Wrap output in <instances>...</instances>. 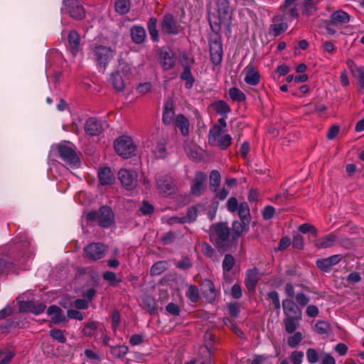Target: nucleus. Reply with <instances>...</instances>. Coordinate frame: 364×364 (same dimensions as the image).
I'll list each match as a JSON object with an SVG mask.
<instances>
[{
	"mask_svg": "<svg viewBox=\"0 0 364 364\" xmlns=\"http://www.w3.org/2000/svg\"><path fill=\"white\" fill-rule=\"evenodd\" d=\"M209 236L210 241L220 252H233L237 249L227 223L219 222L213 224L210 229Z\"/></svg>",
	"mask_w": 364,
	"mask_h": 364,
	"instance_id": "nucleus-1",
	"label": "nucleus"
},
{
	"mask_svg": "<svg viewBox=\"0 0 364 364\" xmlns=\"http://www.w3.org/2000/svg\"><path fill=\"white\" fill-rule=\"evenodd\" d=\"M282 309L285 318L284 326L286 332L292 334L299 326L302 319V310L291 299H285L282 301Z\"/></svg>",
	"mask_w": 364,
	"mask_h": 364,
	"instance_id": "nucleus-2",
	"label": "nucleus"
},
{
	"mask_svg": "<svg viewBox=\"0 0 364 364\" xmlns=\"http://www.w3.org/2000/svg\"><path fill=\"white\" fill-rule=\"evenodd\" d=\"M232 21L229 0H218L216 12L209 14L208 22L213 33H220L222 24L228 23V29Z\"/></svg>",
	"mask_w": 364,
	"mask_h": 364,
	"instance_id": "nucleus-3",
	"label": "nucleus"
},
{
	"mask_svg": "<svg viewBox=\"0 0 364 364\" xmlns=\"http://www.w3.org/2000/svg\"><path fill=\"white\" fill-rule=\"evenodd\" d=\"M86 219L90 222L97 220L100 227L108 228L114 221V214L110 207L104 205L98 211L92 210L88 212L86 215Z\"/></svg>",
	"mask_w": 364,
	"mask_h": 364,
	"instance_id": "nucleus-4",
	"label": "nucleus"
},
{
	"mask_svg": "<svg viewBox=\"0 0 364 364\" xmlns=\"http://www.w3.org/2000/svg\"><path fill=\"white\" fill-rule=\"evenodd\" d=\"M113 53L110 47L98 45L90 49V55L105 72L108 63L113 58Z\"/></svg>",
	"mask_w": 364,
	"mask_h": 364,
	"instance_id": "nucleus-5",
	"label": "nucleus"
},
{
	"mask_svg": "<svg viewBox=\"0 0 364 364\" xmlns=\"http://www.w3.org/2000/svg\"><path fill=\"white\" fill-rule=\"evenodd\" d=\"M214 33V35L210 34L208 38L210 55L211 62L215 65H218L223 60V48L220 33Z\"/></svg>",
	"mask_w": 364,
	"mask_h": 364,
	"instance_id": "nucleus-6",
	"label": "nucleus"
},
{
	"mask_svg": "<svg viewBox=\"0 0 364 364\" xmlns=\"http://www.w3.org/2000/svg\"><path fill=\"white\" fill-rule=\"evenodd\" d=\"M114 146L118 155L124 159H128L135 155L136 146L134 144L132 139L128 136H122L117 138Z\"/></svg>",
	"mask_w": 364,
	"mask_h": 364,
	"instance_id": "nucleus-7",
	"label": "nucleus"
},
{
	"mask_svg": "<svg viewBox=\"0 0 364 364\" xmlns=\"http://www.w3.org/2000/svg\"><path fill=\"white\" fill-rule=\"evenodd\" d=\"M160 29L162 34L177 36L183 31V28L172 14L167 13L161 20Z\"/></svg>",
	"mask_w": 364,
	"mask_h": 364,
	"instance_id": "nucleus-8",
	"label": "nucleus"
},
{
	"mask_svg": "<svg viewBox=\"0 0 364 364\" xmlns=\"http://www.w3.org/2000/svg\"><path fill=\"white\" fill-rule=\"evenodd\" d=\"M220 132V129L218 127L210 128L208 134V141L211 145L219 147L220 149L226 150L232 144V136L229 134Z\"/></svg>",
	"mask_w": 364,
	"mask_h": 364,
	"instance_id": "nucleus-9",
	"label": "nucleus"
},
{
	"mask_svg": "<svg viewBox=\"0 0 364 364\" xmlns=\"http://www.w3.org/2000/svg\"><path fill=\"white\" fill-rule=\"evenodd\" d=\"M57 150L61 159L71 168H78L80 166L79 155L75 149L64 144H58Z\"/></svg>",
	"mask_w": 364,
	"mask_h": 364,
	"instance_id": "nucleus-10",
	"label": "nucleus"
},
{
	"mask_svg": "<svg viewBox=\"0 0 364 364\" xmlns=\"http://www.w3.org/2000/svg\"><path fill=\"white\" fill-rule=\"evenodd\" d=\"M62 11L69 14L75 20H82L85 17V10L79 0H63Z\"/></svg>",
	"mask_w": 364,
	"mask_h": 364,
	"instance_id": "nucleus-11",
	"label": "nucleus"
},
{
	"mask_svg": "<svg viewBox=\"0 0 364 364\" xmlns=\"http://www.w3.org/2000/svg\"><path fill=\"white\" fill-rule=\"evenodd\" d=\"M86 257L91 260L97 261L105 257L107 247L101 242H92L84 247Z\"/></svg>",
	"mask_w": 364,
	"mask_h": 364,
	"instance_id": "nucleus-12",
	"label": "nucleus"
},
{
	"mask_svg": "<svg viewBox=\"0 0 364 364\" xmlns=\"http://www.w3.org/2000/svg\"><path fill=\"white\" fill-rule=\"evenodd\" d=\"M137 177L138 174L134 171L120 169L118 172V178L127 190H133L136 186Z\"/></svg>",
	"mask_w": 364,
	"mask_h": 364,
	"instance_id": "nucleus-13",
	"label": "nucleus"
},
{
	"mask_svg": "<svg viewBox=\"0 0 364 364\" xmlns=\"http://www.w3.org/2000/svg\"><path fill=\"white\" fill-rule=\"evenodd\" d=\"M156 186L161 193L170 194L174 188L173 178L167 173L156 175Z\"/></svg>",
	"mask_w": 364,
	"mask_h": 364,
	"instance_id": "nucleus-14",
	"label": "nucleus"
},
{
	"mask_svg": "<svg viewBox=\"0 0 364 364\" xmlns=\"http://www.w3.org/2000/svg\"><path fill=\"white\" fill-rule=\"evenodd\" d=\"M159 63L164 70L174 68L176 63V55L170 48L162 49L159 53Z\"/></svg>",
	"mask_w": 364,
	"mask_h": 364,
	"instance_id": "nucleus-15",
	"label": "nucleus"
},
{
	"mask_svg": "<svg viewBox=\"0 0 364 364\" xmlns=\"http://www.w3.org/2000/svg\"><path fill=\"white\" fill-rule=\"evenodd\" d=\"M207 176L205 173L199 171L196 173L193 185L191 186V193L196 196H200L206 189Z\"/></svg>",
	"mask_w": 364,
	"mask_h": 364,
	"instance_id": "nucleus-16",
	"label": "nucleus"
},
{
	"mask_svg": "<svg viewBox=\"0 0 364 364\" xmlns=\"http://www.w3.org/2000/svg\"><path fill=\"white\" fill-rule=\"evenodd\" d=\"M297 0H285L284 4L280 6L281 11L283 12V16L275 17L274 21H283L287 16L294 18H297L299 16L298 9L294 6Z\"/></svg>",
	"mask_w": 364,
	"mask_h": 364,
	"instance_id": "nucleus-17",
	"label": "nucleus"
},
{
	"mask_svg": "<svg viewBox=\"0 0 364 364\" xmlns=\"http://www.w3.org/2000/svg\"><path fill=\"white\" fill-rule=\"evenodd\" d=\"M104 129L101 122L95 117L88 118L85 124V133L90 136H98Z\"/></svg>",
	"mask_w": 364,
	"mask_h": 364,
	"instance_id": "nucleus-18",
	"label": "nucleus"
},
{
	"mask_svg": "<svg viewBox=\"0 0 364 364\" xmlns=\"http://www.w3.org/2000/svg\"><path fill=\"white\" fill-rule=\"evenodd\" d=\"M259 274V269L255 267L247 270L245 284L249 291H255L256 286L260 279Z\"/></svg>",
	"mask_w": 364,
	"mask_h": 364,
	"instance_id": "nucleus-19",
	"label": "nucleus"
},
{
	"mask_svg": "<svg viewBox=\"0 0 364 364\" xmlns=\"http://www.w3.org/2000/svg\"><path fill=\"white\" fill-rule=\"evenodd\" d=\"M342 259L341 255H334L327 258L320 259L316 261V266L323 272H328L331 268L337 264Z\"/></svg>",
	"mask_w": 364,
	"mask_h": 364,
	"instance_id": "nucleus-20",
	"label": "nucleus"
},
{
	"mask_svg": "<svg viewBox=\"0 0 364 364\" xmlns=\"http://www.w3.org/2000/svg\"><path fill=\"white\" fill-rule=\"evenodd\" d=\"M250 223L246 221L235 220L232 224V234L231 235L236 247H237L238 239L243 232L249 230Z\"/></svg>",
	"mask_w": 364,
	"mask_h": 364,
	"instance_id": "nucleus-21",
	"label": "nucleus"
},
{
	"mask_svg": "<svg viewBox=\"0 0 364 364\" xmlns=\"http://www.w3.org/2000/svg\"><path fill=\"white\" fill-rule=\"evenodd\" d=\"M244 71L246 72L245 81L247 84L250 85H257L259 83L260 75L253 65H248Z\"/></svg>",
	"mask_w": 364,
	"mask_h": 364,
	"instance_id": "nucleus-22",
	"label": "nucleus"
},
{
	"mask_svg": "<svg viewBox=\"0 0 364 364\" xmlns=\"http://www.w3.org/2000/svg\"><path fill=\"white\" fill-rule=\"evenodd\" d=\"M174 113L173 101L169 98L165 102L163 112L162 122L165 125H170L173 123Z\"/></svg>",
	"mask_w": 364,
	"mask_h": 364,
	"instance_id": "nucleus-23",
	"label": "nucleus"
},
{
	"mask_svg": "<svg viewBox=\"0 0 364 364\" xmlns=\"http://www.w3.org/2000/svg\"><path fill=\"white\" fill-rule=\"evenodd\" d=\"M97 175L99 181L102 186L111 185L114 183L115 177L109 167L105 166L100 168Z\"/></svg>",
	"mask_w": 364,
	"mask_h": 364,
	"instance_id": "nucleus-24",
	"label": "nucleus"
},
{
	"mask_svg": "<svg viewBox=\"0 0 364 364\" xmlns=\"http://www.w3.org/2000/svg\"><path fill=\"white\" fill-rule=\"evenodd\" d=\"M47 314L50 316V320L54 324H59L66 320L62 309L56 305L50 306L47 309Z\"/></svg>",
	"mask_w": 364,
	"mask_h": 364,
	"instance_id": "nucleus-25",
	"label": "nucleus"
},
{
	"mask_svg": "<svg viewBox=\"0 0 364 364\" xmlns=\"http://www.w3.org/2000/svg\"><path fill=\"white\" fill-rule=\"evenodd\" d=\"M70 49L73 55H76L80 48V36L75 30L71 31L68 35Z\"/></svg>",
	"mask_w": 364,
	"mask_h": 364,
	"instance_id": "nucleus-26",
	"label": "nucleus"
},
{
	"mask_svg": "<svg viewBox=\"0 0 364 364\" xmlns=\"http://www.w3.org/2000/svg\"><path fill=\"white\" fill-rule=\"evenodd\" d=\"M338 236L331 232L314 242V246L318 249L329 248L334 245Z\"/></svg>",
	"mask_w": 364,
	"mask_h": 364,
	"instance_id": "nucleus-27",
	"label": "nucleus"
},
{
	"mask_svg": "<svg viewBox=\"0 0 364 364\" xmlns=\"http://www.w3.org/2000/svg\"><path fill=\"white\" fill-rule=\"evenodd\" d=\"M205 291V297L209 302H213L217 296V292L213 282L210 279H204L202 282Z\"/></svg>",
	"mask_w": 364,
	"mask_h": 364,
	"instance_id": "nucleus-28",
	"label": "nucleus"
},
{
	"mask_svg": "<svg viewBox=\"0 0 364 364\" xmlns=\"http://www.w3.org/2000/svg\"><path fill=\"white\" fill-rule=\"evenodd\" d=\"M146 37L145 29L141 26H134L131 28V38L136 44H141L144 42Z\"/></svg>",
	"mask_w": 364,
	"mask_h": 364,
	"instance_id": "nucleus-29",
	"label": "nucleus"
},
{
	"mask_svg": "<svg viewBox=\"0 0 364 364\" xmlns=\"http://www.w3.org/2000/svg\"><path fill=\"white\" fill-rule=\"evenodd\" d=\"M168 139H161L157 141L156 144L153 149V154L156 159H164L168 156V151L166 149Z\"/></svg>",
	"mask_w": 364,
	"mask_h": 364,
	"instance_id": "nucleus-30",
	"label": "nucleus"
},
{
	"mask_svg": "<svg viewBox=\"0 0 364 364\" xmlns=\"http://www.w3.org/2000/svg\"><path fill=\"white\" fill-rule=\"evenodd\" d=\"M350 15L343 10L334 11L331 15L330 21L335 25L348 23L350 21Z\"/></svg>",
	"mask_w": 364,
	"mask_h": 364,
	"instance_id": "nucleus-31",
	"label": "nucleus"
},
{
	"mask_svg": "<svg viewBox=\"0 0 364 364\" xmlns=\"http://www.w3.org/2000/svg\"><path fill=\"white\" fill-rule=\"evenodd\" d=\"M175 124L176 127L180 129L183 136H186L189 134L190 123L188 119L183 114L176 116Z\"/></svg>",
	"mask_w": 364,
	"mask_h": 364,
	"instance_id": "nucleus-32",
	"label": "nucleus"
},
{
	"mask_svg": "<svg viewBox=\"0 0 364 364\" xmlns=\"http://www.w3.org/2000/svg\"><path fill=\"white\" fill-rule=\"evenodd\" d=\"M204 347L207 350L208 355L211 356L214 350L216 349V336L211 333H206L204 336Z\"/></svg>",
	"mask_w": 364,
	"mask_h": 364,
	"instance_id": "nucleus-33",
	"label": "nucleus"
},
{
	"mask_svg": "<svg viewBox=\"0 0 364 364\" xmlns=\"http://www.w3.org/2000/svg\"><path fill=\"white\" fill-rule=\"evenodd\" d=\"M147 29L154 42L159 41V31L157 29V19L155 17L149 18L147 22Z\"/></svg>",
	"mask_w": 364,
	"mask_h": 364,
	"instance_id": "nucleus-34",
	"label": "nucleus"
},
{
	"mask_svg": "<svg viewBox=\"0 0 364 364\" xmlns=\"http://www.w3.org/2000/svg\"><path fill=\"white\" fill-rule=\"evenodd\" d=\"M180 78L182 80L186 81L185 87L186 89L192 88L195 82V79L192 75L191 68L189 65L184 66L183 70L181 74Z\"/></svg>",
	"mask_w": 364,
	"mask_h": 364,
	"instance_id": "nucleus-35",
	"label": "nucleus"
},
{
	"mask_svg": "<svg viewBox=\"0 0 364 364\" xmlns=\"http://www.w3.org/2000/svg\"><path fill=\"white\" fill-rule=\"evenodd\" d=\"M15 264L6 258H0V278L7 275L10 272H14Z\"/></svg>",
	"mask_w": 364,
	"mask_h": 364,
	"instance_id": "nucleus-36",
	"label": "nucleus"
},
{
	"mask_svg": "<svg viewBox=\"0 0 364 364\" xmlns=\"http://www.w3.org/2000/svg\"><path fill=\"white\" fill-rule=\"evenodd\" d=\"M110 81L112 84V86L117 91H122L124 90L125 84L119 70L111 74Z\"/></svg>",
	"mask_w": 364,
	"mask_h": 364,
	"instance_id": "nucleus-37",
	"label": "nucleus"
},
{
	"mask_svg": "<svg viewBox=\"0 0 364 364\" xmlns=\"http://www.w3.org/2000/svg\"><path fill=\"white\" fill-rule=\"evenodd\" d=\"M218 114L226 116L231 112L230 105L224 100H218L212 104Z\"/></svg>",
	"mask_w": 364,
	"mask_h": 364,
	"instance_id": "nucleus-38",
	"label": "nucleus"
},
{
	"mask_svg": "<svg viewBox=\"0 0 364 364\" xmlns=\"http://www.w3.org/2000/svg\"><path fill=\"white\" fill-rule=\"evenodd\" d=\"M237 210L241 221L250 223L251 215L250 212V207L246 202L241 203Z\"/></svg>",
	"mask_w": 364,
	"mask_h": 364,
	"instance_id": "nucleus-39",
	"label": "nucleus"
},
{
	"mask_svg": "<svg viewBox=\"0 0 364 364\" xmlns=\"http://www.w3.org/2000/svg\"><path fill=\"white\" fill-rule=\"evenodd\" d=\"M220 181L221 176L220 172L217 170L212 171L210 174L209 187L213 192H216L217 188L220 184Z\"/></svg>",
	"mask_w": 364,
	"mask_h": 364,
	"instance_id": "nucleus-40",
	"label": "nucleus"
},
{
	"mask_svg": "<svg viewBox=\"0 0 364 364\" xmlns=\"http://www.w3.org/2000/svg\"><path fill=\"white\" fill-rule=\"evenodd\" d=\"M142 304L151 314L156 312V302L154 297L148 295L142 298Z\"/></svg>",
	"mask_w": 364,
	"mask_h": 364,
	"instance_id": "nucleus-41",
	"label": "nucleus"
},
{
	"mask_svg": "<svg viewBox=\"0 0 364 364\" xmlns=\"http://www.w3.org/2000/svg\"><path fill=\"white\" fill-rule=\"evenodd\" d=\"M315 331L318 334H329L331 332V325L328 321L318 320L315 325Z\"/></svg>",
	"mask_w": 364,
	"mask_h": 364,
	"instance_id": "nucleus-42",
	"label": "nucleus"
},
{
	"mask_svg": "<svg viewBox=\"0 0 364 364\" xmlns=\"http://www.w3.org/2000/svg\"><path fill=\"white\" fill-rule=\"evenodd\" d=\"M235 264V260L234 257L230 254H226L223 261V270L224 275L226 273L230 272Z\"/></svg>",
	"mask_w": 364,
	"mask_h": 364,
	"instance_id": "nucleus-43",
	"label": "nucleus"
},
{
	"mask_svg": "<svg viewBox=\"0 0 364 364\" xmlns=\"http://www.w3.org/2000/svg\"><path fill=\"white\" fill-rule=\"evenodd\" d=\"M229 95L233 102H244L246 100L245 93L235 87H231L229 90Z\"/></svg>",
	"mask_w": 364,
	"mask_h": 364,
	"instance_id": "nucleus-44",
	"label": "nucleus"
},
{
	"mask_svg": "<svg viewBox=\"0 0 364 364\" xmlns=\"http://www.w3.org/2000/svg\"><path fill=\"white\" fill-rule=\"evenodd\" d=\"M129 348L125 345H119L110 347V353L112 355L117 358H121L125 356L128 353Z\"/></svg>",
	"mask_w": 364,
	"mask_h": 364,
	"instance_id": "nucleus-45",
	"label": "nucleus"
},
{
	"mask_svg": "<svg viewBox=\"0 0 364 364\" xmlns=\"http://www.w3.org/2000/svg\"><path fill=\"white\" fill-rule=\"evenodd\" d=\"M287 28L288 24L284 22L277 24H272L269 27V33L276 37L285 32Z\"/></svg>",
	"mask_w": 364,
	"mask_h": 364,
	"instance_id": "nucleus-46",
	"label": "nucleus"
},
{
	"mask_svg": "<svg viewBox=\"0 0 364 364\" xmlns=\"http://www.w3.org/2000/svg\"><path fill=\"white\" fill-rule=\"evenodd\" d=\"M306 355L307 360L310 364H315L318 363L321 358V354L316 349L313 348H309L306 350Z\"/></svg>",
	"mask_w": 364,
	"mask_h": 364,
	"instance_id": "nucleus-47",
	"label": "nucleus"
},
{
	"mask_svg": "<svg viewBox=\"0 0 364 364\" xmlns=\"http://www.w3.org/2000/svg\"><path fill=\"white\" fill-rule=\"evenodd\" d=\"M102 278L108 282L112 287H115L122 282V279H118L116 274L111 271H105L102 274Z\"/></svg>",
	"mask_w": 364,
	"mask_h": 364,
	"instance_id": "nucleus-48",
	"label": "nucleus"
},
{
	"mask_svg": "<svg viewBox=\"0 0 364 364\" xmlns=\"http://www.w3.org/2000/svg\"><path fill=\"white\" fill-rule=\"evenodd\" d=\"M186 296L191 302L196 303L200 299L198 287L193 284L190 285L186 292Z\"/></svg>",
	"mask_w": 364,
	"mask_h": 364,
	"instance_id": "nucleus-49",
	"label": "nucleus"
},
{
	"mask_svg": "<svg viewBox=\"0 0 364 364\" xmlns=\"http://www.w3.org/2000/svg\"><path fill=\"white\" fill-rule=\"evenodd\" d=\"M115 10L120 14H126L129 11V0H116Z\"/></svg>",
	"mask_w": 364,
	"mask_h": 364,
	"instance_id": "nucleus-50",
	"label": "nucleus"
},
{
	"mask_svg": "<svg viewBox=\"0 0 364 364\" xmlns=\"http://www.w3.org/2000/svg\"><path fill=\"white\" fill-rule=\"evenodd\" d=\"M65 331L57 328H53L49 331V336L54 340L58 341L60 343L66 342L65 336Z\"/></svg>",
	"mask_w": 364,
	"mask_h": 364,
	"instance_id": "nucleus-51",
	"label": "nucleus"
},
{
	"mask_svg": "<svg viewBox=\"0 0 364 364\" xmlns=\"http://www.w3.org/2000/svg\"><path fill=\"white\" fill-rule=\"evenodd\" d=\"M166 269V262L164 261H159L151 266L150 273L152 276H158L165 272Z\"/></svg>",
	"mask_w": 364,
	"mask_h": 364,
	"instance_id": "nucleus-52",
	"label": "nucleus"
},
{
	"mask_svg": "<svg viewBox=\"0 0 364 364\" xmlns=\"http://www.w3.org/2000/svg\"><path fill=\"white\" fill-rule=\"evenodd\" d=\"M293 333H294V335L291 336L288 338L287 343L289 347L296 348L302 341L304 337H303V334L299 331L296 332V331H295Z\"/></svg>",
	"mask_w": 364,
	"mask_h": 364,
	"instance_id": "nucleus-53",
	"label": "nucleus"
},
{
	"mask_svg": "<svg viewBox=\"0 0 364 364\" xmlns=\"http://www.w3.org/2000/svg\"><path fill=\"white\" fill-rule=\"evenodd\" d=\"M228 313L232 318H237L239 316L241 305L238 302H230L227 304Z\"/></svg>",
	"mask_w": 364,
	"mask_h": 364,
	"instance_id": "nucleus-54",
	"label": "nucleus"
},
{
	"mask_svg": "<svg viewBox=\"0 0 364 364\" xmlns=\"http://www.w3.org/2000/svg\"><path fill=\"white\" fill-rule=\"evenodd\" d=\"M177 268L183 270L189 269L193 267V263L188 256H184L176 264Z\"/></svg>",
	"mask_w": 364,
	"mask_h": 364,
	"instance_id": "nucleus-55",
	"label": "nucleus"
},
{
	"mask_svg": "<svg viewBox=\"0 0 364 364\" xmlns=\"http://www.w3.org/2000/svg\"><path fill=\"white\" fill-rule=\"evenodd\" d=\"M316 4L302 3L301 4V13L304 16H312L316 11Z\"/></svg>",
	"mask_w": 364,
	"mask_h": 364,
	"instance_id": "nucleus-56",
	"label": "nucleus"
},
{
	"mask_svg": "<svg viewBox=\"0 0 364 364\" xmlns=\"http://www.w3.org/2000/svg\"><path fill=\"white\" fill-rule=\"evenodd\" d=\"M97 324L95 321H90L85 324L82 329V333L85 336H92L94 334V331L97 329Z\"/></svg>",
	"mask_w": 364,
	"mask_h": 364,
	"instance_id": "nucleus-57",
	"label": "nucleus"
},
{
	"mask_svg": "<svg viewBox=\"0 0 364 364\" xmlns=\"http://www.w3.org/2000/svg\"><path fill=\"white\" fill-rule=\"evenodd\" d=\"M201 252L203 255L208 258H213L215 254V250L212 246L206 242H203L201 244Z\"/></svg>",
	"mask_w": 364,
	"mask_h": 364,
	"instance_id": "nucleus-58",
	"label": "nucleus"
},
{
	"mask_svg": "<svg viewBox=\"0 0 364 364\" xmlns=\"http://www.w3.org/2000/svg\"><path fill=\"white\" fill-rule=\"evenodd\" d=\"M198 210L196 206H192L187 210L185 218L188 223L194 222L198 217Z\"/></svg>",
	"mask_w": 364,
	"mask_h": 364,
	"instance_id": "nucleus-59",
	"label": "nucleus"
},
{
	"mask_svg": "<svg viewBox=\"0 0 364 364\" xmlns=\"http://www.w3.org/2000/svg\"><path fill=\"white\" fill-rule=\"evenodd\" d=\"M268 298L272 301L274 309L279 310L281 308V304L279 301V294L277 291H271L267 293Z\"/></svg>",
	"mask_w": 364,
	"mask_h": 364,
	"instance_id": "nucleus-60",
	"label": "nucleus"
},
{
	"mask_svg": "<svg viewBox=\"0 0 364 364\" xmlns=\"http://www.w3.org/2000/svg\"><path fill=\"white\" fill-rule=\"evenodd\" d=\"M166 311L168 314L175 316H179L181 312L180 306L173 302H171L166 305Z\"/></svg>",
	"mask_w": 364,
	"mask_h": 364,
	"instance_id": "nucleus-61",
	"label": "nucleus"
},
{
	"mask_svg": "<svg viewBox=\"0 0 364 364\" xmlns=\"http://www.w3.org/2000/svg\"><path fill=\"white\" fill-rule=\"evenodd\" d=\"M304 358V353L301 350H294L290 355L293 364H301Z\"/></svg>",
	"mask_w": 364,
	"mask_h": 364,
	"instance_id": "nucleus-62",
	"label": "nucleus"
},
{
	"mask_svg": "<svg viewBox=\"0 0 364 364\" xmlns=\"http://www.w3.org/2000/svg\"><path fill=\"white\" fill-rule=\"evenodd\" d=\"M321 364H336L335 358L328 353H321Z\"/></svg>",
	"mask_w": 364,
	"mask_h": 364,
	"instance_id": "nucleus-63",
	"label": "nucleus"
},
{
	"mask_svg": "<svg viewBox=\"0 0 364 364\" xmlns=\"http://www.w3.org/2000/svg\"><path fill=\"white\" fill-rule=\"evenodd\" d=\"M355 75L357 76L360 89L364 91V67H358L355 70Z\"/></svg>",
	"mask_w": 364,
	"mask_h": 364,
	"instance_id": "nucleus-64",
	"label": "nucleus"
}]
</instances>
